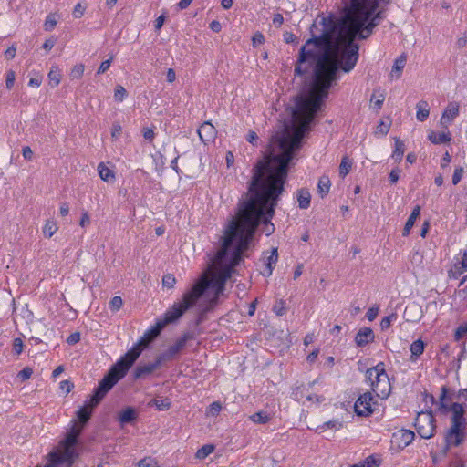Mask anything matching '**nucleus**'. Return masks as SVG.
<instances>
[{"label":"nucleus","instance_id":"37998d69","mask_svg":"<svg viewBox=\"0 0 467 467\" xmlns=\"http://www.w3.org/2000/svg\"><path fill=\"white\" fill-rule=\"evenodd\" d=\"M138 467H157V462L154 459L148 457L140 460L138 462Z\"/></svg>","mask_w":467,"mask_h":467},{"label":"nucleus","instance_id":"a211bd4d","mask_svg":"<svg viewBox=\"0 0 467 467\" xmlns=\"http://www.w3.org/2000/svg\"><path fill=\"white\" fill-rule=\"evenodd\" d=\"M429 140L433 144H443L450 142L451 140L450 132L436 133L431 131L428 135Z\"/></svg>","mask_w":467,"mask_h":467},{"label":"nucleus","instance_id":"9b49d317","mask_svg":"<svg viewBox=\"0 0 467 467\" xmlns=\"http://www.w3.org/2000/svg\"><path fill=\"white\" fill-rule=\"evenodd\" d=\"M460 105L456 101L450 102L444 109L440 119V124L448 129L451 122L459 116Z\"/></svg>","mask_w":467,"mask_h":467},{"label":"nucleus","instance_id":"c03bdc74","mask_svg":"<svg viewBox=\"0 0 467 467\" xmlns=\"http://www.w3.org/2000/svg\"><path fill=\"white\" fill-rule=\"evenodd\" d=\"M463 172H464V170L462 167H457L455 170H454V172H453V175H452V183L454 185L458 184L462 178V175H463Z\"/></svg>","mask_w":467,"mask_h":467},{"label":"nucleus","instance_id":"de8ad7c7","mask_svg":"<svg viewBox=\"0 0 467 467\" xmlns=\"http://www.w3.org/2000/svg\"><path fill=\"white\" fill-rule=\"evenodd\" d=\"M86 11V6L82 5L80 3H78L73 10V16L75 18H80Z\"/></svg>","mask_w":467,"mask_h":467},{"label":"nucleus","instance_id":"72a5a7b5","mask_svg":"<svg viewBox=\"0 0 467 467\" xmlns=\"http://www.w3.org/2000/svg\"><path fill=\"white\" fill-rule=\"evenodd\" d=\"M127 97V91L121 85H118L115 88L114 99L115 100L121 102Z\"/></svg>","mask_w":467,"mask_h":467},{"label":"nucleus","instance_id":"2f4dec72","mask_svg":"<svg viewBox=\"0 0 467 467\" xmlns=\"http://www.w3.org/2000/svg\"><path fill=\"white\" fill-rule=\"evenodd\" d=\"M250 420L254 423L265 424L270 420L267 413L259 411L250 416Z\"/></svg>","mask_w":467,"mask_h":467},{"label":"nucleus","instance_id":"7ed1b4c3","mask_svg":"<svg viewBox=\"0 0 467 467\" xmlns=\"http://www.w3.org/2000/svg\"><path fill=\"white\" fill-rule=\"evenodd\" d=\"M165 327L164 324L158 319L153 327L147 330L144 336L114 364L108 372L107 379L103 381L101 389H109L113 387L119 380L125 377L130 368L134 364L141 354L142 350L157 337L161 331Z\"/></svg>","mask_w":467,"mask_h":467},{"label":"nucleus","instance_id":"bf43d9fd","mask_svg":"<svg viewBox=\"0 0 467 467\" xmlns=\"http://www.w3.org/2000/svg\"><path fill=\"white\" fill-rule=\"evenodd\" d=\"M16 48L15 46H12L6 49L5 56L7 59H13L16 57Z\"/></svg>","mask_w":467,"mask_h":467},{"label":"nucleus","instance_id":"39448f33","mask_svg":"<svg viewBox=\"0 0 467 467\" xmlns=\"http://www.w3.org/2000/svg\"><path fill=\"white\" fill-rule=\"evenodd\" d=\"M83 426L74 424L67 433L66 438L60 441L58 449L49 454V464L46 467H56L60 463H67L68 467L78 457L77 451L78 439Z\"/></svg>","mask_w":467,"mask_h":467},{"label":"nucleus","instance_id":"c756f323","mask_svg":"<svg viewBox=\"0 0 467 467\" xmlns=\"http://www.w3.org/2000/svg\"><path fill=\"white\" fill-rule=\"evenodd\" d=\"M57 226L55 221L53 220H47L44 227H43V234L46 237L51 238L54 234L57 231Z\"/></svg>","mask_w":467,"mask_h":467},{"label":"nucleus","instance_id":"423d86ee","mask_svg":"<svg viewBox=\"0 0 467 467\" xmlns=\"http://www.w3.org/2000/svg\"><path fill=\"white\" fill-rule=\"evenodd\" d=\"M366 378L377 397L384 400L389 396L391 385L383 362L368 368L366 371Z\"/></svg>","mask_w":467,"mask_h":467},{"label":"nucleus","instance_id":"f03ea898","mask_svg":"<svg viewBox=\"0 0 467 467\" xmlns=\"http://www.w3.org/2000/svg\"><path fill=\"white\" fill-rule=\"evenodd\" d=\"M230 279L229 271L223 273L220 268L209 270L187 291L180 302H176L170 307L161 318H159L166 327L173 324L202 297L210 288L214 290V296L211 300V307L217 304L220 295L225 288L226 282Z\"/></svg>","mask_w":467,"mask_h":467},{"label":"nucleus","instance_id":"6e6d98bb","mask_svg":"<svg viewBox=\"0 0 467 467\" xmlns=\"http://www.w3.org/2000/svg\"><path fill=\"white\" fill-rule=\"evenodd\" d=\"M80 340V334L76 332V333H72L67 339V342L69 344V345H74L76 343H78V341Z\"/></svg>","mask_w":467,"mask_h":467},{"label":"nucleus","instance_id":"4d7b16f0","mask_svg":"<svg viewBox=\"0 0 467 467\" xmlns=\"http://www.w3.org/2000/svg\"><path fill=\"white\" fill-rule=\"evenodd\" d=\"M22 155L26 160H31L33 157V150L29 146H25L22 149Z\"/></svg>","mask_w":467,"mask_h":467},{"label":"nucleus","instance_id":"864d4df0","mask_svg":"<svg viewBox=\"0 0 467 467\" xmlns=\"http://www.w3.org/2000/svg\"><path fill=\"white\" fill-rule=\"evenodd\" d=\"M32 373L33 370L30 368L26 367L18 373V377L21 378L23 380H26L31 377Z\"/></svg>","mask_w":467,"mask_h":467},{"label":"nucleus","instance_id":"cd10ccee","mask_svg":"<svg viewBox=\"0 0 467 467\" xmlns=\"http://www.w3.org/2000/svg\"><path fill=\"white\" fill-rule=\"evenodd\" d=\"M49 83L52 87H57L60 83L61 74L57 67H52L48 73Z\"/></svg>","mask_w":467,"mask_h":467},{"label":"nucleus","instance_id":"a18cd8bd","mask_svg":"<svg viewBox=\"0 0 467 467\" xmlns=\"http://www.w3.org/2000/svg\"><path fill=\"white\" fill-rule=\"evenodd\" d=\"M467 333V324H462L458 327L454 333V338L456 341L462 339V337Z\"/></svg>","mask_w":467,"mask_h":467},{"label":"nucleus","instance_id":"0eeeda50","mask_svg":"<svg viewBox=\"0 0 467 467\" xmlns=\"http://www.w3.org/2000/svg\"><path fill=\"white\" fill-rule=\"evenodd\" d=\"M108 373L104 376V378L99 381L98 388L95 389L94 394L90 397V399L86 402V404L81 407L78 412V418L82 425L86 424L89 420L92 410L103 400L106 394L113 388L110 387L108 389H101L103 385V381L107 379Z\"/></svg>","mask_w":467,"mask_h":467},{"label":"nucleus","instance_id":"473e14b6","mask_svg":"<svg viewBox=\"0 0 467 467\" xmlns=\"http://www.w3.org/2000/svg\"><path fill=\"white\" fill-rule=\"evenodd\" d=\"M214 450V446L212 444L203 445L201 449H199L195 454L198 459H204L209 456Z\"/></svg>","mask_w":467,"mask_h":467},{"label":"nucleus","instance_id":"8fccbe9b","mask_svg":"<svg viewBox=\"0 0 467 467\" xmlns=\"http://www.w3.org/2000/svg\"><path fill=\"white\" fill-rule=\"evenodd\" d=\"M378 313H379V307L372 306V307L368 308V310L366 314V317L369 321H373L377 317Z\"/></svg>","mask_w":467,"mask_h":467},{"label":"nucleus","instance_id":"6ab92c4d","mask_svg":"<svg viewBox=\"0 0 467 467\" xmlns=\"http://www.w3.org/2000/svg\"><path fill=\"white\" fill-rule=\"evenodd\" d=\"M420 207L417 205L414 207L413 211L411 212L410 217L408 218L404 229H403V235H409L410 229L413 227L415 221L420 216Z\"/></svg>","mask_w":467,"mask_h":467},{"label":"nucleus","instance_id":"052dcab7","mask_svg":"<svg viewBox=\"0 0 467 467\" xmlns=\"http://www.w3.org/2000/svg\"><path fill=\"white\" fill-rule=\"evenodd\" d=\"M121 133V126L119 124H113L111 129V137L117 139Z\"/></svg>","mask_w":467,"mask_h":467},{"label":"nucleus","instance_id":"20e7f679","mask_svg":"<svg viewBox=\"0 0 467 467\" xmlns=\"http://www.w3.org/2000/svg\"><path fill=\"white\" fill-rule=\"evenodd\" d=\"M447 395L446 387L441 388V394L440 396L439 410L442 413L448 411L451 412V427L448 430L445 440L449 446H459L466 438L465 429L467 425V419L465 417V409L462 404L458 402L452 403L450 407L445 403Z\"/></svg>","mask_w":467,"mask_h":467},{"label":"nucleus","instance_id":"13d9d810","mask_svg":"<svg viewBox=\"0 0 467 467\" xmlns=\"http://www.w3.org/2000/svg\"><path fill=\"white\" fill-rule=\"evenodd\" d=\"M73 388V384L68 380H63L60 382V389L65 390L67 393L70 392Z\"/></svg>","mask_w":467,"mask_h":467},{"label":"nucleus","instance_id":"69168bd1","mask_svg":"<svg viewBox=\"0 0 467 467\" xmlns=\"http://www.w3.org/2000/svg\"><path fill=\"white\" fill-rule=\"evenodd\" d=\"M284 23V17L281 14H276L275 15L274 18H273V24L279 27L281 26V25Z\"/></svg>","mask_w":467,"mask_h":467},{"label":"nucleus","instance_id":"4be33fe9","mask_svg":"<svg viewBox=\"0 0 467 467\" xmlns=\"http://www.w3.org/2000/svg\"><path fill=\"white\" fill-rule=\"evenodd\" d=\"M405 151V146L402 140L398 138H395V150L392 153V159L396 162H400Z\"/></svg>","mask_w":467,"mask_h":467},{"label":"nucleus","instance_id":"680f3d73","mask_svg":"<svg viewBox=\"0 0 467 467\" xmlns=\"http://www.w3.org/2000/svg\"><path fill=\"white\" fill-rule=\"evenodd\" d=\"M154 135L155 134L152 129L146 128L143 130V137L145 140L151 141L154 138Z\"/></svg>","mask_w":467,"mask_h":467},{"label":"nucleus","instance_id":"6e6552de","mask_svg":"<svg viewBox=\"0 0 467 467\" xmlns=\"http://www.w3.org/2000/svg\"><path fill=\"white\" fill-rule=\"evenodd\" d=\"M435 421V417L431 411H421L418 413L414 423L418 434L422 439L433 437L436 430Z\"/></svg>","mask_w":467,"mask_h":467},{"label":"nucleus","instance_id":"c85d7f7f","mask_svg":"<svg viewBox=\"0 0 467 467\" xmlns=\"http://www.w3.org/2000/svg\"><path fill=\"white\" fill-rule=\"evenodd\" d=\"M317 188H318V192L321 195V197H324L325 195H327L330 189L329 178L327 176H322L319 179Z\"/></svg>","mask_w":467,"mask_h":467},{"label":"nucleus","instance_id":"412c9836","mask_svg":"<svg viewBox=\"0 0 467 467\" xmlns=\"http://www.w3.org/2000/svg\"><path fill=\"white\" fill-rule=\"evenodd\" d=\"M416 117L419 121H424L427 119L430 114V108L428 103L424 100L420 101L417 106Z\"/></svg>","mask_w":467,"mask_h":467},{"label":"nucleus","instance_id":"603ef678","mask_svg":"<svg viewBox=\"0 0 467 467\" xmlns=\"http://www.w3.org/2000/svg\"><path fill=\"white\" fill-rule=\"evenodd\" d=\"M400 169H393L389 176L390 183L394 184L398 182L400 178Z\"/></svg>","mask_w":467,"mask_h":467},{"label":"nucleus","instance_id":"bb28decb","mask_svg":"<svg viewBox=\"0 0 467 467\" xmlns=\"http://www.w3.org/2000/svg\"><path fill=\"white\" fill-rule=\"evenodd\" d=\"M98 171L99 177L101 180L105 182H109L114 179V172L109 168L106 167L104 163H99L98 166Z\"/></svg>","mask_w":467,"mask_h":467},{"label":"nucleus","instance_id":"ea45409f","mask_svg":"<svg viewBox=\"0 0 467 467\" xmlns=\"http://www.w3.org/2000/svg\"><path fill=\"white\" fill-rule=\"evenodd\" d=\"M57 25V20L53 15H49L47 16L46 21L44 23V29L46 31H51Z\"/></svg>","mask_w":467,"mask_h":467},{"label":"nucleus","instance_id":"e2e57ef3","mask_svg":"<svg viewBox=\"0 0 467 467\" xmlns=\"http://www.w3.org/2000/svg\"><path fill=\"white\" fill-rule=\"evenodd\" d=\"M274 311L278 316H283L285 313V309L283 306V302H280L274 306Z\"/></svg>","mask_w":467,"mask_h":467},{"label":"nucleus","instance_id":"1a4fd4ad","mask_svg":"<svg viewBox=\"0 0 467 467\" xmlns=\"http://www.w3.org/2000/svg\"><path fill=\"white\" fill-rule=\"evenodd\" d=\"M194 335L192 332H185L182 336L177 339V341L171 346L166 351L159 355L162 362L172 360L177 355L186 347V343L189 340H192Z\"/></svg>","mask_w":467,"mask_h":467},{"label":"nucleus","instance_id":"c9c22d12","mask_svg":"<svg viewBox=\"0 0 467 467\" xmlns=\"http://www.w3.org/2000/svg\"><path fill=\"white\" fill-rule=\"evenodd\" d=\"M221 410H222L221 403L218 401H214L209 406L208 410H207V415L215 417L219 414Z\"/></svg>","mask_w":467,"mask_h":467},{"label":"nucleus","instance_id":"5fc2aeb1","mask_svg":"<svg viewBox=\"0 0 467 467\" xmlns=\"http://www.w3.org/2000/svg\"><path fill=\"white\" fill-rule=\"evenodd\" d=\"M455 268H461L462 270L467 271V251H464L462 261L458 264H455Z\"/></svg>","mask_w":467,"mask_h":467},{"label":"nucleus","instance_id":"09e8293b","mask_svg":"<svg viewBox=\"0 0 467 467\" xmlns=\"http://www.w3.org/2000/svg\"><path fill=\"white\" fill-rule=\"evenodd\" d=\"M15 79H16V73L13 70L7 71L5 85L8 89H10L14 86Z\"/></svg>","mask_w":467,"mask_h":467},{"label":"nucleus","instance_id":"f704fd0d","mask_svg":"<svg viewBox=\"0 0 467 467\" xmlns=\"http://www.w3.org/2000/svg\"><path fill=\"white\" fill-rule=\"evenodd\" d=\"M84 65L83 64H78V65H76L72 69H71V72H70V78L72 79H79L82 76H83V73H84Z\"/></svg>","mask_w":467,"mask_h":467},{"label":"nucleus","instance_id":"f3484780","mask_svg":"<svg viewBox=\"0 0 467 467\" xmlns=\"http://www.w3.org/2000/svg\"><path fill=\"white\" fill-rule=\"evenodd\" d=\"M407 61V57L402 54L399 57H397L394 61V64L392 66L391 72L389 74V78L391 79L393 78H400L402 73L403 68L405 67Z\"/></svg>","mask_w":467,"mask_h":467},{"label":"nucleus","instance_id":"ddd939ff","mask_svg":"<svg viewBox=\"0 0 467 467\" xmlns=\"http://www.w3.org/2000/svg\"><path fill=\"white\" fill-rule=\"evenodd\" d=\"M162 363H163L162 360H161L160 357L158 356L156 360L153 363L140 364L139 366H137V368L134 371L135 379H140V378H142V377L151 374Z\"/></svg>","mask_w":467,"mask_h":467},{"label":"nucleus","instance_id":"7c9ffc66","mask_svg":"<svg viewBox=\"0 0 467 467\" xmlns=\"http://www.w3.org/2000/svg\"><path fill=\"white\" fill-rule=\"evenodd\" d=\"M352 161L347 157H343L339 165V175L344 178L350 171Z\"/></svg>","mask_w":467,"mask_h":467},{"label":"nucleus","instance_id":"9d476101","mask_svg":"<svg viewBox=\"0 0 467 467\" xmlns=\"http://www.w3.org/2000/svg\"><path fill=\"white\" fill-rule=\"evenodd\" d=\"M373 397L370 392H365L360 395L355 402V412L358 416L368 417L373 412L372 404Z\"/></svg>","mask_w":467,"mask_h":467},{"label":"nucleus","instance_id":"4c0bfd02","mask_svg":"<svg viewBox=\"0 0 467 467\" xmlns=\"http://www.w3.org/2000/svg\"><path fill=\"white\" fill-rule=\"evenodd\" d=\"M123 305L122 298L120 296H114L109 301V308L111 311H118Z\"/></svg>","mask_w":467,"mask_h":467},{"label":"nucleus","instance_id":"a19ab883","mask_svg":"<svg viewBox=\"0 0 467 467\" xmlns=\"http://www.w3.org/2000/svg\"><path fill=\"white\" fill-rule=\"evenodd\" d=\"M396 318H397L396 314H391V315L387 316L384 318H382V320L380 322L381 329L385 330V329L389 328L391 325L392 320H395Z\"/></svg>","mask_w":467,"mask_h":467},{"label":"nucleus","instance_id":"dca6fc26","mask_svg":"<svg viewBox=\"0 0 467 467\" xmlns=\"http://www.w3.org/2000/svg\"><path fill=\"white\" fill-rule=\"evenodd\" d=\"M374 340V332L369 327H363L358 330L355 337V342L358 347L366 346Z\"/></svg>","mask_w":467,"mask_h":467},{"label":"nucleus","instance_id":"2eb2a0df","mask_svg":"<svg viewBox=\"0 0 467 467\" xmlns=\"http://www.w3.org/2000/svg\"><path fill=\"white\" fill-rule=\"evenodd\" d=\"M393 437L399 442V446L406 447L413 441L415 433L410 430L402 429L395 432Z\"/></svg>","mask_w":467,"mask_h":467},{"label":"nucleus","instance_id":"49530a36","mask_svg":"<svg viewBox=\"0 0 467 467\" xmlns=\"http://www.w3.org/2000/svg\"><path fill=\"white\" fill-rule=\"evenodd\" d=\"M389 124H386L383 120H381L377 126L376 133L381 134L382 136L387 135L389 130Z\"/></svg>","mask_w":467,"mask_h":467},{"label":"nucleus","instance_id":"b1692460","mask_svg":"<svg viewBox=\"0 0 467 467\" xmlns=\"http://www.w3.org/2000/svg\"><path fill=\"white\" fill-rule=\"evenodd\" d=\"M171 402L169 398L164 399H153L149 403L148 406H155L159 410L164 411L171 408Z\"/></svg>","mask_w":467,"mask_h":467},{"label":"nucleus","instance_id":"a878e982","mask_svg":"<svg viewBox=\"0 0 467 467\" xmlns=\"http://www.w3.org/2000/svg\"><path fill=\"white\" fill-rule=\"evenodd\" d=\"M136 418V414L133 409H125L119 416V420L121 424H127L133 421Z\"/></svg>","mask_w":467,"mask_h":467},{"label":"nucleus","instance_id":"3c124183","mask_svg":"<svg viewBox=\"0 0 467 467\" xmlns=\"http://www.w3.org/2000/svg\"><path fill=\"white\" fill-rule=\"evenodd\" d=\"M111 61H112V57H110L109 59H107L105 61H103L100 66L99 67V69H98V74H103L105 73L110 67V64H111Z\"/></svg>","mask_w":467,"mask_h":467},{"label":"nucleus","instance_id":"58836bf2","mask_svg":"<svg viewBox=\"0 0 467 467\" xmlns=\"http://www.w3.org/2000/svg\"><path fill=\"white\" fill-rule=\"evenodd\" d=\"M326 427L332 428V429L337 431L342 427V423L337 420H333L325 422L322 426H319L318 429H320L321 431H324Z\"/></svg>","mask_w":467,"mask_h":467},{"label":"nucleus","instance_id":"aec40b11","mask_svg":"<svg viewBox=\"0 0 467 467\" xmlns=\"http://www.w3.org/2000/svg\"><path fill=\"white\" fill-rule=\"evenodd\" d=\"M298 206L301 209H307L310 205L311 195L306 189H300L297 191Z\"/></svg>","mask_w":467,"mask_h":467},{"label":"nucleus","instance_id":"79ce46f5","mask_svg":"<svg viewBox=\"0 0 467 467\" xmlns=\"http://www.w3.org/2000/svg\"><path fill=\"white\" fill-rule=\"evenodd\" d=\"M176 283V279L173 275L167 274L162 278V284L168 288H172Z\"/></svg>","mask_w":467,"mask_h":467},{"label":"nucleus","instance_id":"f8f14e48","mask_svg":"<svg viewBox=\"0 0 467 467\" xmlns=\"http://www.w3.org/2000/svg\"><path fill=\"white\" fill-rule=\"evenodd\" d=\"M200 140L207 144L208 142L213 141L217 134V130L214 126L209 121L203 122L201 127L197 130Z\"/></svg>","mask_w":467,"mask_h":467},{"label":"nucleus","instance_id":"5701e85b","mask_svg":"<svg viewBox=\"0 0 467 467\" xmlns=\"http://www.w3.org/2000/svg\"><path fill=\"white\" fill-rule=\"evenodd\" d=\"M424 351V342L421 339L415 340L410 345L411 360H416Z\"/></svg>","mask_w":467,"mask_h":467},{"label":"nucleus","instance_id":"4468645a","mask_svg":"<svg viewBox=\"0 0 467 467\" xmlns=\"http://www.w3.org/2000/svg\"><path fill=\"white\" fill-rule=\"evenodd\" d=\"M264 261H265V271L263 273V275H266V276H270L273 273V270L278 261V251H277V248L276 247H274L272 248L271 252H270V254L269 255H265L264 256Z\"/></svg>","mask_w":467,"mask_h":467},{"label":"nucleus","instance_id":"0e129e2a","mask_svg":"<svg viewBox=\"0 0 467 467\" xmlns=\"http://www.w3.org/2000/svg\"><path fill=\"white\" fill-rule=\"evenodd\" d=\"M265 41V37L263 36L262 33H255L254 37H253V43H254V46L257 45V44H262L264 43Z\"/></svg>","mask_w":467,"mask_h":467},{"label":"nucleus","instance_id":"774afa93","mask_svg":"<svg viewBox=\"0 0 467 467\" xmlns=\"http://www.w3.org/2000/svg\"><path fill=\"white\" fill-rule=\"evenodd\" d=\"M210 28L213 31V32H220L221 29H222V26H221V24L219 21L217 20H213L210 23Z\"/></svg>","mask_w":467,"mask_h":467},{"label":"nucleus","instance_id":"e433bc0d","mask_svg":"<svg viewBox=\"0 0 467 467\" xmlns=\"http://www.w3.org/2000/svg\"><path fill=\"white\" fill-rule=\"evenodd\" d=\"M384 99L385 97L383 94L377 95L376 92H374L371 96L370 101L374 103V107L377 109H379L382 107Z\"/></svg>","mask_w":467,"mask_h":467},{"label":"nucleus","instance_id":"393cba45","mask_svg":"<svg viewBox=\"0 0 467 467\" xmlns=\"http://www.w3.org/2000/svg\"><path fill=\"white\" fill-rule=\"evenodd\" d=\"M202 296H205V297H209V301H208V304L207 306H205L203 307V309L202 310V313L199 315L198 318L196 319V325H200L202 321H203V315L205 312H208L210 310H212L214 306H213L212 307L210 306H211V300L213 298L214 296V290L213 288H210L204 295H202Z\"/></svg>","mask_w":467,"mask_h":467},{"label":"nucleus","instance_id":"338daca9","mask_svg":"<svg viewBox=\"0 0 467 467\" xmlns=\"http://www.w3.org/2000/svg\"><path fill=\"white\" fill-rule=\"evenodd\" d=\"M451 161V155L449 154V152H445V154L443 155L441 161V166L442 168H445Z\"/></svg>","mask_w":467,"mask_h":467},{"label":"nucleus","instance_id":"f257e3e1","mask_svg":"<svg viewBox=\"0 0 467 467\" xmlns=\"http://www.w3.org/2000/svg\"><path fill=\"white\" fill-rule=\"evenodd\" d=\"M292 117V124L281 125L272 136L271 145L277 148L279 153L271 152L253 169L248 192L239 202L237 214L229 222L222 247L213 259V265L223 273L229 271L230 277L258 225H263L262 232L267 236L275 231L271 219L284 191L289 163L300 150L302 139L314 119L313 116L298 112L296 108Z\"/></svg>","mask_w":467,"mask_h":467}]
</instances>
